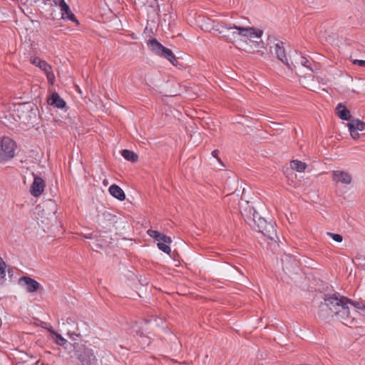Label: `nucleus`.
<instances>
[{"label": "nucleus", "mask_w": 365, "mask_h": 365, "mask_svg": "<svg viewBox=\"0 0 365 365\" xmlns=\"http://www.w3.org/2000/svg\"><path fill=\"white\" fill-rule=\"evenodd\" d=\"M287 181H288L289 185H292L293 187H297V185L294 182V180L292 179L291 180L289 178Z\"/></svg>", "instance_id": "33"}, {"label": "nucleus", "mask_w": 365, "mask_h": 365, "mask_svg": "<svg viewBox=\"0 0 365 365\" xmlns=\"http://www.w3.org/2000/svg\"><path fill=\"white\" fill-rule=\"evenodd\" d=\"M135 336H137L136 340L141 349H145L150 344V339L145 335L140 330L135 331Z\"/></svg>", "instance_id": "19"}, {"label": "nucleus", "mask_w": 365, "mask_h": 365, "mask_svg": "<svg viewBox=\"0 0 365 365\" xmlns=\"http://www.w3.org/2000/svg\"><path fill=\"white\" fill-rule=\"evenodd\" d=\"M48 103L51 106H55L58 108H63L66 106V102L57 93H52L51 97L48 99Z\"/></svg>", "instance_id": "17"}, {"label": "nucleus", "mask_w": 365, "mask_h": 365, "mask_svg": "<svg viewBox=\"0 0 365 365\" xmlns=\"http://www.w3.org/2000/svg\"><path fill=\"white\" fill-rule=\"evenodd\" d=\"M212 155L219 162L220 161V158L218 157V150H215L212 152Z\"/></svg>", "instance_id": "32"}, {"label": "nucleus", "mask_w": 365, "mask_h": 365, "mask_svg": "<svg viewBox=\"0 0 365 365\" xmlns=\"http://www.w3.org/2000/svg\"><path fill=\"white\" fill-rule=\"evenodd\" d=\"M335 114L343 120H349L351 117L350 110L341 103L336 106Z\"/></svg>", "instance_id": "13"}, {"label": "nucleus", "mask_w": 365, "mask_h": 365, "mask_svg": "<svg viewBox=\"0 0 365 365\" xmlns=\"http://www.w3.org/2000/svg\"><path fill=\"white\" fill-rule=\"evenodd\" d=\"M19 284L31 293L36 292L40 287V284L37 281L27 276L21 277Z\"/></svg>", "instance_id": "10"}, {"label": "nucleus", "mask_w": 365, "mask_h": 365, "mask_svg": "<svg viewBox=\"0 0 365 365\" xmlns=\"http://www.w3.org/2000/svg\"><path fill=\"white\" fill-rule=\"evenodd\" d=\"M62 18L63 19H68L73 22H76L78 24V21L76 19L75 15L72 13L69 6L65 2L60 6Z\"/></svg>", "instance_id": "16"}, {"label": "nucleus", "mask_w": 365, "mask_h": 365, "mask_svg": "<svg viewBox=\"0 0 365 365\" xmlns=\"http://www.w3.org/2000/svg\"><path fill=\"white\" fill-rule=\"evenodd\" d=\"M103 185H106H106H108V180H106V179L103 180Z\"/></svg>", "instance_id": "34"}, {"label": "nucleus", "mask_w": 365, "mask_h": 365, "mask_svg": "<svg viewBox=\"0 0 365 365\" xmlns=\"http://www.w3.org/2000/svg\"><path fill=\"white\" fill-rule=\"evenodd\" d=\"M349 299L339 294H334L324 299L325 305L343 324L351 319Z\"/></svg>", "instance_id": "1"}, {"label": "nucleus", "mask_w": 365, "mask_h": 365, "mask_svg": "<svg viewBox=\"0 0 365 365\" xmlns=\"http://www.w3.org/2000/svg\"><path fill=\"white\" fill-rule=\"evenodd\" d=\"M292 175H294V178H297V175H295V174H294V173H292Z\"/></svg>", "instance_id": "35"}, {"label": "nucleus", "mask_w": 365, "mask_h": 365, "mask_svg": "<svg viewBox=\"0 0 365 365\" xmlns=\"http://www.w3.org/2000/svg\"><path fill=\"white\" fill-rule=\"evenodd\" d=\"M148 235L154 238L155 240L158 241V242L161 243H168L170 244L172 242V240L170 237L159 232L158 231L153 230H148L147 232Z\"/></svg>", "instance_id": "15"}, {"label": "nucleus", "mask_w": 365, "mask_h": 365, "mask_svg": "<svg viewBox=\"0 0 365 365\" xmlns=\"http://www.w3.org/2000/svg\"><path fill=\"white\" fill-rule=\"evenodd\" d=\"M44 187V180L41 178L36 176L31 186V194L34 197H38L43 192Z\"/></svg>", "instance_id": "12"}, {"label": "nucleus", "mask_w": 365, "mask_h": 365, "mask_svg": "<svg viewBox=\"0 0 365 365\" xmlns=\"http://www.w3.org/2000/svg\"><path fill=\"white\" fill-rule=\"evenodd\" d=\"M353 63L357 64L362 67H365V61H364V60H354Z\"/></svg>", "instance_id": "30"}, {"label": "nucleus", "mask_w": 365, "mask_h": 365, "mask_svg": "<svg viewBox=\"0 0 365 365\" xmlns=\"http://www.w3.org/2000/svg\"><path fill=\"white\" fill-rule=\"evenodd\" d=\"M51 331L56 336L55 341L58 345L63 346L64 344H66L67 343L66 339H65L61 335L58 334V333L55 332L54 331Z\"/></svg>", "instance_id": "23"}, {"label": "nucleus", "mask_w": 365, "mask_h": 365, "mask_svg": "<svg viewBox=\"0 0 365 365\" xmlns=\"http://www.w3.org/2000/svg\"><path fill=\"white\" fill-rule=\"evenodd\" d=\"M290 167L293 170L297 172H304L307 168V165L305 163H303L298 160H292L290 162Z\"/></svg>", "instance_id": "21"}, {"label": "nucleus", "mask_w": 365, "mask_h": 365, "mask_svg": "<svg viewBox=\"0 0 365 365\" xmlns=\"http://www.w3.org/2000/svg\"><path fill=\"white\" fill-rule=\"evenodd\" d=\"M16 143L9 137H4L0 143V163L14 156Z\"/></svg>", "instance_id": "3"}, {"label": "nucleus", "mask_w": 365, "mask_h": 365, "mask_svg": "<svg viewBox=\"0 0 365 365\" xmlns=\"http://www.w3.org/2000/svg\"><path fill=\"white\" fill-rule=\"evenodd\" d=\"M56 6H58L59 7L65 3L64 0H52Z\"/></svg>", "instance_id": "31"}, {"label": "nucleus", "mask_w": 365, "mask_h": 365, "mask_svg": "<svg viewBox=\"0 0 365 365\" xmlns=\"http://www.w3.org/2000/svg\"><path fill=\"white\" fill-rule=\"evenodd\" d=\"M349 130L363 131L365 130V123L359 119H353L347 123Z\"/></svg>", "instance_id": "20"}, {"label": "nucleus", "mask_w": 365, "mask_h": 365, "mask_svg": "<svg viewBox=\"0 0 365 365\" xmlns=\"http://www.w3.org/2000/svg\"><path fill=\"white\" fill-rule=\"evenodd\" d=\"M31 63L43 71L48 82L51 84L53 83L55 76L51 66L46 61L41 60L38 57H34L31 58Z\"/></svg>", "instance_id": "7"}, {"label": "nucleus", "mask_w": 365, "mask_h": 365, "mask_svg": "<svg viewBox=\"0 0 365 365\" xmlns=\"http://www.w3.org/2000/svg\"><path fill=\"white\" fill-rule=\"evenodd\" d=\"M6 275V264L0 257V279H3Z\"/></svg>", "instance_id": "27"}, {"label": "nucleus", "mask_w": 365, "mask_h": 365, "mask_svg": "<svg viewBox=\"0 0 365 365\" xmlns=\"http://www.w3.org/2000/svg\"><path fill=\"white\" fill-rule=\"evenodd\" d=\"M332 180L336 183L349 185L351 183L352 177L351 174L344 170H334L332 172Z\"/></svg>", "instance_id": "9"}, {"label": "nucleus", "mask_w": 365, "mask_h": 365, "mask_svg": "<svg viewBox=\"0 0 365 365\" xmlns=\"http://www.w3.org/2000/svg\"><path fill=\"white\" fill-rule=\"evenodd\" d=\"M110 194L116 199L123 201L125 199L124 191L117 185H112L109 189Z\"/></svg>", "instance_id": "18"}, {"label": "nucleus", "mask_w": 365, "mask_h": 365, "mask_svg": "<svg viewBox=\"0 0 365 365\" xmlns=\"http://www.w3.org/2000/svg\"><path fill=\"white\" fill-rule=\"evenodd\" d=\"M259 224H258V227L259 232L263 233L265 236H267L270 240H274V237H276V231L274 230V226L272 224L267 225L266 221L264 219H259Z\"/></svg>", "instance_id": "11"}, {"label": "nucleus", "mask_w": 365, "mask_h": 365, "mask_svg": "<svg viewBox=\"0 0 365 365\" xmlns=\"http://www.w3.org/2000/svg\"><path fill=\"white\" fill-rule=\"evenodd\" d=\"M327 235L331 237L334 241L337 242H341L343 240V237L339 234L332 233V232H327Z\"/></svg>", "instance_id": "26"}, {"label": "nucleus", "mask_w": 365, "mask_h": 365, "mask_svg": "<svg viewBox=\"0 0 365 365\" xmlns=\"http://www.w3.org/2000/svg\"><path fill=\"white\" fill-rule=\"evenodd\" d=\"M349 130L350 132V135H351V138L354 140H357L359 138L360 135H359L358 130Z\"/></svg>", "instance_id": "29"}, {"label": "nucleus", "mask_w": 365, "mask_h": 365, "mask_svg": "<svg viewBox=\"0 0 365 365\" xmlns=\"http://www.w3.org/2000/svg\"><path fill=\"white\" fill-rule=\"evenodd\" d=\"M66 324L68 326L67 328V331L69 335H75L76 336H79L81 335L82 331L83 330L87 329V324L81 321L77 322L74 318L68 317L66 319Z\"/></svg>", "instance_id": "5"}, {"label": "nucleus", "mask_w": 365, "mask_h": 365, "mask_svg": "<svg viewBox=\"0 0 365 365\" xmlns=\"http://www.w3.org/2000/svg\"><path fill=\"white\" fill-rule=\"evenodd\" d=\"M73 348L75 356L81 365H96L97 359L92 349L81 343H75Z\"/></svg>", "instance_id": "2"}, {"label": "nucleus", "mask_w": 365, "mask_h": 365, "mask_svg": "<svg viewBox=\"0 0 365 365\" xmlns=\"http://www.w3.org/2000/svg\"><path fill=\"white\" fill-rule=\"evenodd\" d=\"M232 28L238 31L239 35L247 37L252 41H255V38H260L263 33L262 30L255 29L253 27H242L235 25L232 27H230V29Z\"/></svg>", "instance_id": "6"}, {"label": "nucleus", "mask_w": 365, "mask_h": 365, "mask_svg": "<svg viewBox=\"0 0 365 365\" xmlns=\"http://www.w3.org/2000/svg\"><path fill=\"white\" fill-rule=\"evenodd\" d=\"M283 269L288 273L294 272L299 267L298 260L292 255L284 254L282 257Z\"/></svg>", "instance_id": "8"}, {"label": "nucleus", "mask_w": 365, "mask_h": 365, "mask_svg": "<svg viewBox=\"0 0 365 365\" xmlns=\"http://www.w3.org/2000/svg\"><path fill=\"white\" fill-rule=\"evenodd\" d=\"M348 304L352 305L353 307H354L355 308H356L358 309L365 310V304H364L362 302L353 301V300L349 299Z\"/></svg>", "instance_id": "24"}, {"label": "nucleus", "mask_w": 365, "mask_h": 365, "mask_svg": "<svg viewBox=\"0 0 365 365\" xmlns=\"http://www.w3.org/2000/svg\"><path fill=\"white\" fill-rule=\"evenodd\" d=\"M300 63L303 66L310 68V65H309L310 63H309V60L307 58H306L305 57H303V56L300 57Z\"/></svg>", "instance_id": "28"}, {"label": "nucleus", "mask_w": 365, "mask_h": 365, "mask_svg": "<svg viewBox=\"0 0 365 365\" xmlns=\"http://www.w3.org/2000/svg\"><path fill=\"white\" fill-rule=\"evenodd\" d=\"M169 244L168 243H161V242H158V247L159 248V250H160L161 251H163V252L166 253V254H170V252H171V249L170 247L168 246Z\"/></svg>", "instance_id": "25"}, {"label": "nucleus", "mask_w": 365, "mask_h": 365, "mask_svg": "<svg viewBox=\"0 0 365 365\" xmlns=\"http://www.w3.org/2000/svg\"><path fill=\"white\" fill-rule=\"evenodd\" d=\"M282 42L277 43L274 46V51L277 55V57L279 60H280L282 63H284L288 68H291V65L288 61V58H287L285 49L283 46H282Z\"/></svg>", "instance_id": "14"}, {"label": "nucleus", "mask_w": 365, "mask_h": 365, "mask_svg": "<svg viewBox=\"0 0 365 365\" xmlns=\"http://www.w3.org/2000/svg\"><path fill=\"white\" fill-rule=\"evenodd\" d=\"M148 46L151 51L159 56H163L173 64H174L175 61H176L175 56L173 51L170 49L163 46L156 39L150 40L148 42Z\"/></svg>", "instance_id": "4"}, {"label": "nucleus", "mask_w": 365, "mask_h": 365, "mask_svg": "<svg viewBox=\"0 0 365 365\" xmlns=\"http://www.w3.org/2000/svg\"><path fill=\"white\" fill-rule=\"evenodd\" d=\"M122 156L127 160L131 161L133 163L136 162L138 160V155L134 152L129 150H123L121 151Z\"/></svg>", "instance_id": "22"}]
</instances>
